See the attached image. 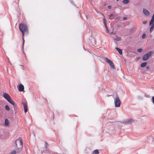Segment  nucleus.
<instances>
[{
  "instance_id": "f257e3e1",
  "label": "nucleus",
  "mask_w": 154,
  "mask_h": 154,
  "mask_svg": "<svg viewBox=\"0 0 154 154\" xmlns=\"http://www.w3.org/2000/svg\"><path fill=\"white\" fill-rule=\"evenodd\" d=\"M23 146V143L21 139L19 138L14 142V144L13 146L16 149H21Z\"/></svg>"
},
{
  "instance_id": "f03ea898",
  "label": "nucleus",
  "mask_w": 154,
  "mask_h": 154,
  "mask_svg": "<svg viewBox=\"0 0 154 154\" xmlns=\"http://www.w3.org/2000/svg\"><path fill=\"white\" fill-rule=\"evenodd\" d=\"M19 29L22 32L23 35H24V34H28V27L25 24L20 23L19 25Z\"/></svg>"
},
{
  "instance_id": "7ed1b4c3",
  "label": "nucleus",
  "mask_w": 154,
  "mask_h": 154,
  "mask_svg": "<svg viewBox=\"0 0 154 154\" xmlns=\"http://www.w3.org/2000/svg\"><path fill=\"white\" fill-rule=\"evenodd\" d=\"M114 103L116 107H119L120 106L121 102L119 97L118 96H117L114 99Z\"/></svg>"
},
{
  "instance_id": "20e7f679",
  "label": "nucleus",
  "mask_w": 154,
  "mask_h": 154,
  "mask_svg": "<svg viewBox=\"0 0 154 154\" xmlns=\"http://www.w3.org/2000/svg\"><path fill=\"white\" fill-rule=\"evenodd\" d=\"M152 54V52L151 51H150L146 54L143 56V60H147L149 58V57L151 56Z\"/></svg>"
},
{
  "instance_id": "39448f33",
  "label": "nucleus",
  "mask_w": 154,
  "mask_h": 154,
  "mask_svg": "<svg viewBox=\"0 0 154 154\" xmlns=\"http://www.w3.org/2000/svg\"><path fill=\"white\" fill-rule=\"evenodd\" d=\"M105 60L106 61L109 63L110 66L112 68H114L115 67L113 62L110 59L107 57L105 58Z\"/></svg>"
},
{
  "instance_id": "423d86ee",
  "label": "nucleus",
  "mask_w": 154,
  "mask_h": 154,
  "mask_svg": "<svg viewBox=\"0 0 154 154\" xmlns=\"http://www.w3.org/2000/svg\"><path fill=\"white\" fill-rule=\"evenodd\" d=\"M22 103L23 106L24 112L26 113L28 111L27 103L25 102H23Z\"/></svg>"
},
{
  "instance_id": "0eeeda50",
  "label": "nucleus",
  "mask_w": 154,
  "mask_h": 154,
  "mask_svg": "<svg viewBox=\"0 0 154 154\" xmlns=\"http://www.w3.org/2000/svg\"><path fill=\"white\" fill-rule=\"evenodd\" d=\"M18 89L19 91H23L24 90V87L23 85L20 84L18 87Z\"/></svg>"
},
{
  "instance_id": "6e6552de",
  "label": "nucleus",
  "mask_w": 154,
  "mask_h": 154,
  "mask_svg": "<svg viewBox=\"0 0 154 154\" xmlns=\"http://www.w3.org/2000/svg\"><path fill=\"white\" fill-rule=\"evenodd\" d=\"M4 97L7 100H8L11 98L10 96L7 93H5L3 94Z\"/></svg>"
},
{
  "instance_id": "1a4fd4ad",
  "label": "nucleus",
  "mask_w": 154,
  "mask_h": 154,
  "mask_svg": "<svg viewBox=\"0 0 154 154\" xmlns=\"http://www.w3.org/2000/svg\"><path fill=\"white\" fill-rule=\"evenodd\" d=\"M143 12L145 15L146 16H148L149 15V12L148 10L146 9H143Z\"/></svg>"
},
{
  "instance_id": "9d476101",
  "label": "nucleus",
  "mask_w": 154,
  "mask_h": 154,
  "mask_svg": "<svg viewBox=\"0 0 154 154\" xmlns=\"http://www.w3.org/2000/svg\"><path fill=\"white\" fill-rule=\"evenodd\" d=\"M150 26H151V27L150 28V32L151 33L152 32V31L154 29V22H153L152 24H151Z\"/></svg>"
},
{
  "instance_id": "9b49d317",
  "label": "nucleus",
  "mask_w": 154,
  "mask_h": 154,
  "mask_svg": "<svg viewBox=\"0 0 154 154\" xmlns=\"http://www.w3.org/2000/svg\"><path fill=\"white\" fill-rule=\"evenodd\" d=\"M134 122L132 119H130L126 121L125 122V123L126 124H131L133 122Z\"/></svg>"
},
{
  "instance_id": "f8f14e48",
  "label": "nucleus",
  "mask_w": 154,
  "mask_h": 154,
  "mask_svg": "<svg viewBox=\"0 0 154 154\" xmlns=\"http://www.w3.org/2000/svg\"><path fill=\"white\" fill-rule=\"evenodd\" d=\"M10 103L13 105L14 107V108L15 106V103L13 101L11 98L10 99L8 100Z\"/></svg>"
},
{
  "instance_id": "ddd939ff",
  "label": "nucleus",
  "mask_w": 154,
  "mask_h": 154,
  "mask_svg": "<svg viewBox=\"0 0 154 154\" xmlns=\"http://www.w3.org/2000/svg\"><path fill=\"white\" fill-rule=\"evenodd\" d=\"M153 22H154V13L153 14V16L152 17V19L150 21L149 25H150L151 24H152Z\"/></svg>"
},
{
  "instance_id": "4468645a",
  "label": "nucleus",
  "mask_w": 154,
  "mask_h": 154,
  "mask_svg": "<svg viewBox=\"0 0 154 154\" xmlns=\"http://www.w3.org/2000/svg\"><path fill=\"white\" fill-rule=\"evenodd\" d=\"M113 40L114 41H119L121 40V38L120 37H118L117 36H116V38H114Z\"/></svg>"
},
{
  "instance_id": "2eb2a0df",
  "label": "nucleus",
  "mask_w": 154,
  "mask_h": 154,
  "mask_svg": "<svg viewBox=\"0 0 154 154\" xmlns=\"http://www.w3.org/2000/svg\"><path fill=\"white\" fill-rule=\"evenodd\" d=\"M116 49L117 50L119 54H122V51L121 49H120L118 47L116 48Z\"/></svg>"
},
{
  "instance_id": "dca6fc26",
  "label": "nucleus",
  "mask_w": 154,
  "mask_h": 154,
  "mask_svg": "<svg viewBox=\"0 0 154 154\" xmlns=\"http://www.w3.org/2000/svg\"><path fill=\"white\" fill-rule=\"evenodd\" d=\"M114 17L115 16L113 14H111L109 16V18L111 20L113 19Z\"/></svg>"
},
{
  "instance_id": "f3484780",
  "label": "nucleus",
  "mask_w": 154,
  "mask_h": 154,
  "mask_svg": "<svg viewBox=\"0 0 154 154\" xmlns=\"http://www.w3.org/2000/svg\"><path fill=\"white\" fill-rule=\"evenodd\" d=\"M147 64V63L146 62L143 63L141 64L140 66L142 67H145Z\"/></svg>"
},
{
  "instance_id": "a211bd4d",
  "label": "nucleus",
  "mask_w": 154,
  "mask_h": 154,
  "mask_svg": "<svg viewBox=\"0 0 154 154\" xmlns=\"http://www.w3.org/2000/svg\"><path fill=\"white\" fill-rule=\"evenodd\" d=\"M129 2V0H123L122 1V3L125 4L128 3Z\"/></svg>"
},
{
  "instance_id": "6ab92c4d",
  "label": "nucleus",
  "mask_w": 154,
  "mask_h": 154,
  "mask_svg": "<svg viewBox=\"0 0 154 154\" xmlns=\"http://www.w3.org/2000/svg\"><path fill=\"white\" fill-rule=\"evenodd\" d=\"M103 22L105 26H106V21L105 19L104 18H103Z\"/></svg>"
},
{
  "instance_id": "aec40b11",
  "label": "nucleus",
  "mask_w": 154,
  "mask_h": 154,
  "mask_svg": "<svg viewBox=\"0 0 154 154\" xmlns=\"http://www.w3.org/2000/svg\"><path fill=\"white\" fill-rule=\"evenodd\" d=\"M93 153L95 154H98L99 153V152L98 150L96 149L94 151Z\"/></svg>"
},
{
  "instance_id": "412c9836",
  "label": "nucleus",
  "mask_w": 154,
  "mask_h": 154,
  "mask_svg": "<svg viewBox=\"0 0 154 154\" xmlns=\"http://www.w3.org/2000/svg\"><path fill=\"white\" fill-rule=\"evenodd\" d=\"M9 124L8 122L7 119H5V125H8Z\"/></svg>"
},
{
  "instance_id": "4be33fe9",
  "label": "nucleus",
  "mask_w": 154,
  "mask_h": 154,
  "mask_svg": "<svg viewBox=\"0 0 154 154\" xmlns=\"http://www.w3.org/2000/svg\"><path fill=\"white\" fill-rule=\"evenodd\" d=\"M16 152L15 150H13L11 151L9 154H16Z\"/></svg>"
},
{
  "instance_id": "5701e85b",
  "label": "nucleus",
  "mask_w": 154,
  "mask_h": 154,
  "mask_svg": "<svg viewBox=\"0 0 154 154\" xmlns=\"http://www.w3.org/2000/svg\"><path fill=\"white\" fill-rule=\"evenodd\" d=\"M105 26V27L106 28V32L107 33H108L109 32V30H108V29L107 28V25L106 26Z\"/></svg>"
},
{
  "instance_id": "b1692460",
  "label": "nucleus",
  "mask_w": 154,
  "mask_h": 154,
  "mask_svg": "<svg viewBox=\"0 0 154 154\" xmlns=\"http://www.w3.org/2000/svg\"><path fill=\"white\" fill-rule=\"evenodd\" d=\"M5 108L8 110H10V108L8 105H6L5 106Z\"/></svg>"
},
{
  "instance_id": "393cba45",
  "label": "nucleus",
  "mask_w": 154,
  "mask_h": 154,
  "mask_svg": "<svg viewBox=\"0 0 154 154\" xmlns=\"http://www.w3.org/2000/svg\"><path fill=\"white\" fill-rule=\"evenodd\" d=\"M142 51V48H139L138 49L137 51L138 52H140Z\"/></svg>"
},
{
  "instance_id": "a878e982",
  "label": "nucleus",
  "mask_w": 154,
  "mask_h": 154,
  "mask_svg": "<svg viewBox=\"0 0 154 154\" xmlns=\"http://www.w3.org/2000/svg\"><path fill=\"white\" fill-rule=\"evenodd\" d=\"M146 37V35L145 34H143L142 35V38H144Z\"/></svg>"
},
{
  "instance_id": "bb28decb",
  "label": "nucleus",
  "mask_w": 154,
  "mask_h": 154,
  "mask_svg": "<svg viewBox=\"0 0 154 154\" xmlns=\"http://www.w3.org/2000/svg\"><path fill=\"white\" fill-rule=\"evenodd\" d=\"M24 35H22V39H23V45L24 43Z\"/></svg>"
},
{
  "instance_id": "cd10ccee",
  "label": "nucleus",
  "mask_w": 154,
  "mask_h": 154,
  "mask_svg": "<svg viewBox=\"0 0 154 154\" xmlns=\"http://www.w3.org/2000/svg\"><path fill=\"white\" fill-rule=\"evenodd\" d=\"M147 22L146 21H143V24H146L147 23Z\"/></svg>"
},
{
  "instance_id": "c85d7f7f",
  "label": "nucleus",
  "mask_w": 154,
  "mask_h": 154,
  "mask_svg": "<svg viewBox=\"0 0 154 154\" xmlns=\"http://www.w3.org/2000/svg\"><path fill=\"white\" fill-rule=\"evenodd\" d=\"M108 7L109 9H110L111 8L112 6L110 5H109L108 6Z\"/></svg>"
},
{
  "instance_id": "c756f323",
  "label": "nucleus",
  "mask_w": 154,
  "mask_h": 154,
  "mask_svg": "<svg viewBox=\"0 0 154 154\" xmlns=\"http://www.w3.org/2000/svg\"><path fill=\"white\" fill-rule=\"evenodd\" d=\"M126 17H124L123 18V19L124 20H126Z\"/></svg>"
},
{
  "instance_id": "7c9ffc66",
  "label": "nucleus",
  "mask_w": 154,
  "mask_h": 154,
  "mask_svg": "<svg viewBox=\"0 0 154 154\" xmlns=\"http://www.w3.org/2000/svg\"><path fill=\"white\" fill-rule=\"evenodd\" d=\"M23 53L25 55V56L26 57V54L23 51Z\"/></svg>"
},
{
  "instance_id": "2f4dec72",
  "label": "nucleus",
  "mask_w": 154,
  "mask_h": 154,
  "mask_svg": "<svg viewBox=\"0 0 154 154\" xmlns=\"http://www.w3.org/2000/svg\"><path fill=\"white\" fill-rule=\"evenodd\" d=\"M146 68L147 69H149V67L148 66H146Z\"/></svg>"
},
{
  "instance_id": "473e14b6",
  "label": "nucleus",
  "mask_w": 154,
  "mask_h": 154,
  "mask_svg": "<svg viewBox=\"0 0 154 154\" xmlns=\"http://www.w3.org/2000/svg\"><path fill=\"white\" fill-rule=\"evenodd\" d=\"M111 95H108V96L109 97V96H110Z\"/></svg>"
}]
</instances>
